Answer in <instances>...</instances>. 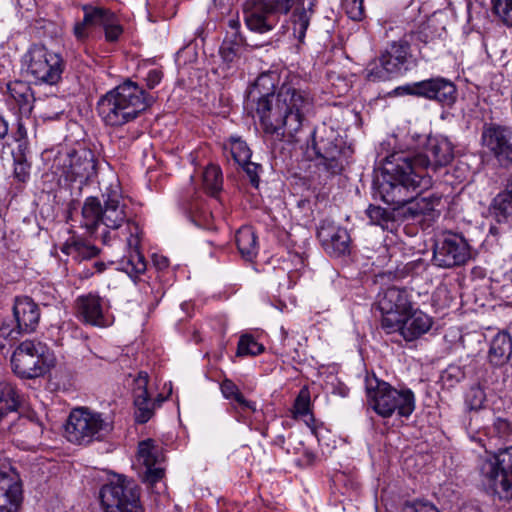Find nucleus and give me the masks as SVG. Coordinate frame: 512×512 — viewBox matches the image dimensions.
<instances>
[{
	"label": "nucleus",
	"mask_w": 512,
	"mask_h": 512,
	"mask_svg": "<svg viewBox=\"0 0 512 512\" xmlns=\"http://www.w3.org/2000/svg\"><path fill=\"white\" fill-rule=\"evenodd\" d=\"M420 89L418 93L421 94V97L438 101L443 105L451 106L456 101V87L448 79L437 77L423 80Z\"/></svg>",
	"instance_id": "obj_22"
},
{
	"label": "nucleus",
	"mask_w": 512,
	"mask_h": 512,
	"mask_svg": "<svg viewBox=\"0 0 512 512\" xmlns=\"http://www.w3.org/2000/svg\"><path fill=\"white\" fill-rule=\"evenodd\" d=\"M343 8L352 20L360 21L364 17L363 0H344Z\"/></svg>",
	"instance_id": "obj_47"
},
{
	"label": "nucleus",
	"mask_w": 512,
	"mask_h": 512,
	"mask_svg": "<svg viewBox=\"0 0 512 512\" xmlns=\"http://www.w3.org/2000/svg\"><path fill=\"white\" fill-rule=\"evenodd\" d=\"M139 497L135 481L124 475H114L99 491L105 512H144Z\"/></svg>",
	"instance_id": "obj_11"
},
{
	"label": "nucleus",
	"mask_w": 512,
	"mask_h": 512,
	"mask_svg": "<svg viewBox=\"0 0 512 512\" xmlns=\"http://www.w3.org/2000/svg\"><path fill=\"white\" fill-rule=\"evenodd\" d=\"M380 62L381 65L384 66V70H386L389 73L390 77L400 74L402 66L404 65L401 62H398L397 60L390 57V55L387 52H384L380 56Z\"/></svg>",
	"instance_id": "obj_49"
},
{
	"label": "nucleus",
	"mask_w": 512,
	"mask_h": 512,
	"mask_svg": "<svg viewBox=\"0 0 512 512\" xmlns=\"http://www.w3.org/2000/svg\"><path fill=\"white\" fill-rule=\"evenodd\" d=\"M29 174V165L26 162H18L15 164L14 175L19 181L25 182Z\"/></svg>",
	"instance_id": "obj_54"
},
{
	"label": "nucleus",
	"mask_w": 512,
	"mask_h": 512,
	"mask_svg": "<svg viewBox=\"0 0 512 512\" xmlns=\"http://www.w3.org/2000/svg\"><path fill=\"white\" fill-rule=\"evenodd\" d=\"M236 244L243 258L252 260L258 251L257 236L249 226L241 227L236 233Z\"/></svg>",
	"instance_id": "obj_31"
},
{
	"label": "nucleus",
	"mask_w": 512,
	"mask_h": 512,
	"mask_svg": "<svg viewBox=\"0 0 512 512\" xmlns=\"http://www.w3.org/2000/svg\"><path fill=\"white\" fill-rule=\"evenodd\" d=\"M152 102V98L136 82L126 80L103 95L97 104L99 116L112 127L135 120Z\"/></svg>",
	"instance_id": "obj_5"
},
{
	"label": "nucleus",
	"mask_w": 512,
	"mask_h": 512,
	"mask_svg": "<svg viewBox=\"0 0 512 512\" xmlns=\"http://www.w3.org/2000/svg\"><path fill=\"white\" fill-rule=\"evenodd\" d=\"M471 258V248L466 239L458 234H447L434 249L433 261L441 268L465 264Z\"/></svg>",
	"instance_id": "obj_15"
},
{
	"label": "nucleus",
	"mask_w": 512,
	"mask_h": 512,
	"mask_svg": "<svg viewBox=\"0 0 512 512\" xmlns=\"http://www.w3.org/2000/svg\"><path fill=\"white\" fill-rule=\"evenodd\" d=\"M492 213L498 222L506 220L512 214V195L503 191L493 200Z\"/></svg>",
	"instance_id": "obj_35"
},
{
	"label": "nucleus",
	"mask_w": 512,
	"mask_h": 512,
	"mask_svg": "<svg viewBox=\"0 0 512 512\" xmlns=\"http://www.w3.org/2000/svg\"><path fill=\"white\" fill-rule=\"evenodd\" d=\"M134 389L135 420L137 423L144 424L151 419L156 408V403L152 401L147 391L148 375L140 372L135 380Z\"/></svg>",
	"instance_id": "obj_25"
},
{
	"label": "nucleus",
	"mask_w": 512,
	"mask_h": 512,
	"mask_svg": "<svg viewBox=\"0 0 512 512\" xmlns=\"http://www.w3.org/2000/svg\"><path fill=\"white\" fill-rule=\"evenodd\" d=\"M10 97L15 101L22 115H29L33 109L34 96L27 83L15 81L7 86Z\"/></svg>",
	"instance_id": "obj_29"
},
{
	"label": "nucleus",
	"mask_w": 512,
	"mask_h": 512,
	"mask_svg": "<svg viewBox=\"0 0 512 512\" xmlns=\"http://www.w3.org/2000/svg\"><path fill=\"white\" fill-rule=\"evenodd\" d=\"M493 428L499 437H505L511 433V423L502 417H497L493 423Z\"/></svg>",
	"instance_id": "obj_51"
},
{
	"label": "nucleus",
	"mask_w": 512,
	"mask_h": 512,
	"mask_svg": "<svg viewBox=\"0 0 512 512\" xmlns=\"http://www.w3.org/2000/svg\"><path fill=\"white\" fill-rule=\"evenodd\" d=\"M63 175L70 182L87 183L96 174V161L90 149L81 148L63 159Z\"/></svg>",
	"instance_id": "obj_17"
},
{
	"label": "nucleus",
	"mask_w": 512,
	"mask_h": 512,
	"mask_svg": "<svg viewBox=\"0 0 512 512\" xmlns=\"http://www.w3.org/2000/svg\"><path fill=\"white\" fill-rule=\"evenodd\" d=\"M335 131L322 127L313 132V149L322 165L330 174L336 175L342 172L347 163V151L341 146Z\"/></svg>",
	"instance_id": "obj_14"
},
{
	"label": "nucleus",
	"mask_w": 512,
	"mask_h": 512,
	"mask_svg": "<svg viewBox=\"0 0 512 512\" xmlns=\"http://www.w3.org/2000/svg\"><path fill=\"white\" fill-rule=\"evenodd\" d=\"M156 403V407L160 406L162 402L165 401V398L161 396L160 394L157 396L156 400H153Z\"/></svg>",
	"instance_id": "obj_59"
},
{
	"label": "nucleus",
	"mask_w": 512,
	"mask_h": 512,
	"mask_svg": "<svg viewBox=\"0 0 512 512\" xmlns=\"http://www.w3.org/2000/svg\"><path fill=\"white\" fill-rule=\"evenodd\" d=\"M7 430L13 436V441L23 445L24 448L34 447L43 432L42 425L38 421L26 416H19L16 421L7 426Z\"/></svg>",
	"instance_id": "obj_24"
},
{
	"label": "nucleus",
	"mask_w": 512,
	"mask_h": 512,
	"mask_svg": "<svg viewBox=\"0 0 512 512\" xmlns=\"http://www.w3.org/2000/svg\"><path fill=\"white\" fill-rule=\"evenodd\" d=\"M113 428L114 422L109 415L79 407L70 412L65 433L69 442L87 446L95 441L105 440Z\"/></svg>",
	"instance_id": "obj_7"
},
{
	"label": "nucleus",
	"mask_w": 512,
	"mask_h": 512,
	"mask_svg": "<svg viewBox=\"0 0 512 512\" xmlns=\"http://www.w3.org/2000/svg\"><path fill=\"white\" fill-rule=\"evenodd\" d=\"M366 78L370 81H385L390 79L389 73L381 65L380 58L371 62L366 69Z\"/></svg>",
	"instance_id": "obj_46"
},
{
	"label": "nucleus",
	"mask_w": 512,
	"mask_h": 512,
	"mask_svg": "<svg viewBox=\"0 0 512 512\" xmlns=\"http://www.w3.org/2000/svg\"><path fill=\"white\" fill-rule=\"evenodd\" d=\"M250 103L265 133L288 142H298V134L313 106V98L307 90L292 83H283L277 94H267Z\"/></svg>",
	"instance_id": "obj_2"
},
{
	"label": "nucleus",
	"mask_w": 512,
	"mask_h": 512,
	"mask_svg": "<svg viewBox=\"0 0 512 512\" xmlns=\"http://www.w3.org/2000/svg\"><path fill=\"white\" fill-rule=\"evenodd\" d=\"M484 488L500 499H512V445L489 456L480 464Z\"/></svg>",
	"instance_id": "obj_9"
},
{
	"label": "nucleus",
	"mask_w": 512,
	"mask_h": 512,
	"mask_svg": "<svg viewBox=\"0 0 512 512\" xmlns=\"http://www.w3.org/2000/svg\"><path fill=\"white\" fill-rule=\"evenodd\" d=\"M512 354V340L508 333L499 332L497 333L490 345L488 358L490 363L495 366H501L505 364L511 357Z\"/></svg>",
	"instance_id": "obj_28"
},
{
	"label": "nucleus",
	"mask_w": 512,
	"mask_h": 512,
	"mask_svg": "<svg viewBox=\"0 0 512 512\" xmlns=\"http://www.w3.org/2000/svg\"><path fill=\"white\" fill-rule=\"evenodd\" d=\"M381 311H396L398 313H407L412 309L408 292L398 287L387 288L378 301Z\"/></svg>",
	"instance_id": "obj_27"
},
{
	"label": "nucleus",
	"mask_w": 512,
	"mask_h": 512,
	"mask_svg": "<svg viewBox=\"0 0 512 512\" xmlns=\"http://www.w3.org/2000/svg\"><path fill=\"white\" fill-rule=\"evenodd\" d=\"M230 154L234 161L240 165L241 163H246L251 158L252 152L246 142L240 138L231 137Z\"/></svg>",
	"instance_id": "obj_41"
},
{
	"label": "nucleus",
	"mask_w": 512,
	"mask_h": 512,
	"mask_svg": "<svg viewBox=\"0 0 512 512\" xmlns=\"http://www.w3.org/2000/svg\"><path fill=\"white\" fill-rule=\"evenodd\" d=\"M83 19L73 26V35L78 42L100 35L104 31L107 42H116L123 34V27L117 15L109 8L87 4L82 7Z\"/></svg>",
	"instance_id": "obj_8"
},
{
	"label": "nucleus",
	"mask_w": 512,
	"mask_h": 512,
	"mask_svg": "<svg viewBox=\"0 0 512 512\" xmlns=\"http://www.w3.org/2000/svg\"><path fill=\"white\" fill-rule=\"evenodd\" d=\"M102 241H103L104 244L108 243V241H109V233H104L102 235Z\"/></svg>",
	"instance_id": "obj_60"
},
{
	"label": "nucleus",
	"mask_w": 512,
	"mask_h": 512,
	"mask_svg": "<svg viewBox=\"0 0 512 512\" xmlns=\"http://www.w3.org/2000/svg\"><path fill=\"white\" fill-rule=\"evenodd\" d=\"M310 402V393L306 388H303L300 390L293 406L294 418H302L308 426L314 421L310 411Z\"/></svg>",
	"instance_id": "obj_33"
},
{
	"label": "nucleus",
	"mask_w": 512,
	"mask_h": 512,
	"mask_svg": "<svg viewBox=\"0 0 512 512\" xmlns=\"http://www.w3.org/2000/svg\"><path fill=\"white\" fill-rule=\"evenodd\" d=\"M505 192H507V193L512 195V174L510 175V177H509V179L507 181Z\"/></svg>",
	"instance_id": "obj_58"
},
{
	"label": "nucleus",
	"mask_w": 512,
	"mask_h": 512,
	"mask_svg": "<svg viewBox=\"0 0 512 512\" xmlns=\"http://www.w3.org/2000/svg\"><path fill=\"white\" fill-rule=\"evenodd\" d=\"M62 252L72 256L75 260L88 259L98 254V249L81 240L66 242L62 247Z\"/></svg>",
	"instance_id": "obj_32"
},
{
	"label": "nucleus",
	"mask_w": 512,
	"mask_h": 512,
	"mask_svg": "<svg viewBox=\"0 0 512 512\" xmlns=\"http://www.w3.org/2000/svg\"><path fill=\"white\" fill-rule=\"evenodd\" d=\"M163 73L159 69H152L147 73L145 78L146 85L149 89L156 87L162 80Z\"/></svg>",
	"instance_id": "obj_52"
},
{
	"label": "nucleus",
	"mask_w": 512,
	"mask_h": 512,
	"mask_svg": "<svg viewBox=\"0 0 512 512\" xmlns=\"http://www.w3.org/2000/svg\"><path fill=\"white\" fill-rule=\"evenodd\" d=\"M241 50V40L235 35L233 40H224L220 47V55L227 64L234 62Z\"/></svg>",
	"instance_id": "obj_42"
},
{
	"label": "nucleus",
	"mask_w": 512,
	"mask_h": 512,
	"mask_svg": "<svg viewBox=\"0 0 512 512\" xmlns=\"http://www.w3.org/2000/svg\"><path fill=\"white\" fill-rule=\"evenodd\" d=\"M367 215L371 223L379 225L383 229H389L394 222L392 213L379 206L370 205L367 209Z\"/></svg>",
	"instance_id": "obj_38"
},
{
	"label": "nucleus",
	"mask_w": 512,
	"mask_h": 512,
	"mask_svg": "<svg viewBox=\"0 0 512 512\" xmlns=\"http://www.w3.org/2000/svg\"><path fill=\"white\" fill-rule=\"evenodd\" d=\"M11 364L13 371L21 378H36L54 365V356L46 344L25 340L13 352Z\"/></svg>",
	"instance_id": "obj_10"
},
{
	"label": "nucleus",
	"mask_w": 512,
	"mask_h": 512,
	"mask_svg": "<svg viewBox=\"0 0 512 512\" xmlns=\"http://www.w3.org/2000/svg\"><path fill=\"white\" fill-rule=\"evenodd\" d=\"M23 501L22 482L11 470L0 471V512H18Z\"/></svg>",
	"instance_id": "obj_20"
},
{
	"label": "nucleus",
	"mask_w": 512,
	"mask_h": 512,
	"mask_svg": "<svg viewBox=\"0 0 512 512\" xmlns=\"http://www.w3.org/2000/svg\"><path fill=\"white\" fill-rule=\"evenodd\" d=\"M385 52L393 59L405 64L409 55V44L406 41L393 42Z\"/></svg>",
	"instance_id": "obj_45"
},
{
	"label": "nucleus",
	"mask_w": 512,
	"mask_h": 512,
	"mask_svg": "<svg viewBox=\"0 0 512 512\" xmlns=\"http://www.w3.org/2000/svg\"><path fill=\"white\" fill-rule=\"evenodd\" d=\"M368 405L381 417L388 418L395 412L409 417L415 410V395L410 389L397 390L377 377L365 380Z\"/></svg>",
	"instance_id": "obj_6"
},
{
	"label": "nucleus",
	"mask_w": 512,
	"mask_h": 512,
	"mask_svg": "<svg viewBox=\"0 0 512 512\" xmlns=\"http://www.w3.org/2000/svg\"><path fill=\"white\" fill-rule=\"evenodd\" d=\"M9 130L8 122L2 115H0V139H3Z\"/></svg>",
	"instance_id": "obj_57"
},
{
	"label": "nucleus",
	"mask_w": 512,
	"mask_h": 512,
	"mask_svg": "<svg viewBox=\"0 0 512 512\" xmlns=\"http://www.w3.org/2000/svg\"><path fill=\"white\" fill-rule=\"evenodd\" d=\"M103 206L98 198L88 197L82 207V226L93 234L99 224L117 230L126 224L128 236L126 245L129 255L123 261L125 271L131 277H138L146 271L144 256L140 253L141 228L131 220L118 184H111L102 192Z\"/></svg>",
	"instance_id": "obj_1"
},
{
	"label": "nucleus",
	"mask_w": 512,
	"mask_h": 512,
	"mask_svg": "<svg viewBox=\"0 0 512 512\" xmlns=\"http://www.w3.org/2000/svg\"><path fill=\"white\" fill-rule=\"evenodd\" d=\"M433 325V319L421 310L408 311L402 321L401 336L406 341H413L426 334Z\"/></svg>",
	"instance_id": "obj_26"
},
{
	"label": "nucleus",
	"mask_w": 512,
	"mask_h": 512,
	"mask_svg": "<svg viewBox=\"0 0 512 512\" xmlns=\"http://www.w3.org/2000/svg\"><path fill=\"white\" fill-rule=\"evenodd\" d=\"M136 461L145 468L143 476L145 482L155 484L164 477V468L161 466L162 450L153 439L139 442Z\"/></svg>",
	"instance_id": "obj_19"
},
{
	"label": "nucleus",
	"mask_w": 512,
	"mask_h": 512,
	"mask_svg": "<svg viewBox=\"0 0 512 512\" xmlns=\"http://www.w3.org/2000/svg\"><path fill=\"white\" fill-rule=\"evenodd\" d=\"M420 86H421V81L420 82H416L414 84H408V85H405V86H401V87H398L396 89L397 92H401V94H407V95H414V96H418V97H421V94L418 93L420 89Z\"/></svg>",
	"instance_id": "obj_55"
},
{
	"label": "nucleus",
	"mask_w": 512,
	"mask_h": 512,
	"mask_svg": "<svg viewBox=\"0 0 512 512\" xmlns=\"http://www.w3.org/2000/svg\"><path fill=\"white\" fill-rule=\"evenodd\" d=\"M152 263L158 270H164L169 266L168 258L158 254L152 256Z\"/></svg>",
	"instance_id": "obj_56"
},
{
	"label": "nucleus",
	"mask_w": 512,
	"mask_h": 512,
	"mask_svg": "<svg viewBox=\"0 0 512 512\" xmlns=\"http://www.w3.org/2000/svg\"><path fill=\"white\" fill-rule=\"evenodd\" d=\"M486 393L480 385L471 386L465 394V405L469 411H479L484 408Z\"/></svg>",
	"instance_id": "obj_37"
},
{
	"label": "nucleus",
	"mask_w": 512,
	"mask_h": 512,
	"mask_svg": "<svg viewBox=\"0 0 512 512\" xmlns=\"http://www.w3.org/2000/svg\"><path fill=\"white\" fill-rule=\"evenodd\" d=\"M237 24H238V23H237V22H235V21H230V25H231L232 27H236V26H237Z\"/></svg>",
	"instance_id": "obj_61"
},
{
	"label": "nucleus",
	"mask_w": 512,
	"mask_h": 512,
	"mask_svg": "<svg viewBox=\"0 0 512 512\" xmlns=\"http://www.w3.org/2000/svg\"><path fill=\"white\" fill-rule=\"evenodd\" d=\"M409 158L411 169L410 174H426L429 170L436 171L438 168L447 166L454 158L453 144L445 137L429 138L422 151L411 154L407 152H395Z\"/></svg>",
	"instance_id": "obj_13"
},
{
	"label": "nucleus",
	"mask_w": 512,
	"mask_h": 512,
	"mask_svg": "<svg viewBox=\"0 0 512 512\" xmlns=\"http://www.w3.org/2000/svg\"><path fill=\"white\" fill-rule=\"evenodd\" d=\"M22 130V125L19 123V131Z\"/></svg>",
	"instance_id": "obj_62"
},
{
	"label": "nucleus",
	"mask_w": 512,
	"mask_h": 512,
	"mask_svg": "<svg viewBox=\"0 0 512 512\" xmlns=\"http://www.w3.org/2000/svg\"><path fill=\"white\" fill-rule=\"evenodd\" d=\"M264 351L262 344L258 343L253 336L244 334L240 337L237 347L238 356H256Z\"/></svg>",
	"instance_id": "obj_40"
},
{
	"label": "nucleus",
	"mask_w": 512,
	"mask_h": 512,
	"mask_svg": "<svg viewBox=\"0 0 512 512\" xmlns=\"http://www.w3.org/2000/svg\"><path fill=\"white\" fill-rule=\"evenodd\" d=\"M223 184L221 169L216 165H209L203 172V186L207 193L215 196Z\"/></svg>",
	"instance_id": "obj_34"
},
{
	"label": "nucleus",
	"mask_w": 512,
	"mask_h": 512,
	"mask_svg": "<svg viewBox=\"0 0 512 512\" xmlns=\"http://www.w3.org/2000/svg\"><path fill=\"white\" fill-rule=\"evenodd\" d=\"M22 334H25L24 331L20 330L16 323L12 326L11 323L4 321L0 325V348L12 346Z\"/></svg>",
	"instance_id": "obj_39"
},
{
	"label": "nucleus",
	"mask_w": 512,
	"mask_h": 512,
	"mask_svg": "<svg viewBox=\"0 0 512 512\" xmlns=\"http://www.w3.org/2000/svg\"><path fill=\"white\" fill-rule=\"evenodd\" d=\"M27 73L36 83L56 85L62 79L65 61L60 53L44 45H32L24 56Z\"/></svg>",
	"instance_id": "obj_12"
},
{
	"label": "nucleus",
	"mask_w": 512,
	"mask_h": 512,
	"mask_svg": "<svg viewBox=\"0 0 512 512\" xmlns=\"http://www.w3.org/2000/svg\"><path fill=\"white\" fill-rule=\"evenodd\" d=\"M317 237L323 250L331 257L338 258L350 253L351 237L348 230L332 221L321 222Z\"/></svg>",
	"instance_id": "obj_18"
},
{
	"label": "nucleus",
	"mask_w": 512,
	"mask_h": 512,
	"mask_svg": "<svg viewBox=\"0 0 512 512\" xmlns=\"http://www.w3.org/2000/svg\"><path fill=\"white\" fill-rule=\"evenodd\" d=\"M316 2L317 0H252L251 6L244 12L245 23L249 30L265 34L276 27L280 15L287 14L294 6L290 16L293 35L303 43Z\"/></svg>",
	"instance_id": "obj_4"
},
{
	"label": "nucleus",
	"mask_w": 512,
	"mask_h": 512,
	"mask_svg": "<svg viewBox=\"0 0 512 512\" xmlns=\"http://www.w3.org/2000/svg\"><path fill=\"white\" fill-rule=\"evenodd\" d=\"M240 166L243 167L244 171L246 172L247 176L249 177L250 183L254 187L257 188L259 185V180H260L259 172L262 169L261 165L255 163V162H252L249 159V160H247L246 163H241Z\"/></svg>",
	"instance_id": "obj_50"
},
{
	"label": "nucleus",
	"mask_w": 512,
	"mask_h": 512,
	"mask_svg": "<svg viewBox=\"0 0 512 512\" xmlns=\"http://www.w3.org/2000/svg\"><path fill=\"white\" fill-rule=\"evenodd\" d=\"M481 144L501 165L512 164V128L499 124H485Z\"/></svg>",
	"instance_id": "obj_16"
},
{
	"label": "nucleus",
	"mask_w": 512,
	"mask_h": 512,
	"mask_svg": "<svg viewBox=\"0 0 512 512\" xmlns=\"http://www.w3.org/2000/svg\"><path fill=\"white\" fill-rule=\"evenodd\" d=\"M293 338H290L288 332L282 327L281 328V344L285 353L294 351L299 354L298 348L293 344Z\"/></svg>",
	"instance_id": "obj_53"
},
{
	"label": "nucleus",
	"mask_w": 512,
	"mask_h": 512,
	"mask_svg": "<svg viewBox=\"0 0 512 512\" xmlns=\"http://www.w3.org/2000/svg\"><path fill=\"white\" fill-rule=\"evenodd\" d=\"M77 316L85 323L93 326H105V304L103 299L95 293H87L79 296L75 301Z\"/></svg>",
	"instance_id": "obj_21"
},
{
	"label": "nucleus",
	"mask_w": 512,
	"mask_h": 512,
	"mask_svg": "<svg viewBox=\"0 0 512 512\" xmlns=\"http://www.w3.org/2000/svg\"><path fill=\"white\" fill-rule=\"evenodd\" d=\"M220 389L226 399L234 400L244 409L255 410L254 404L244 398L242 393L239 391V388L233 381L229 379L223 380L220 385Z\"/></svg>",
	"instance_id": "obj_36"
},
{
	"label": "nucleus",
	"mask_w": 512,
	"mask_h": 512,
	"mask_svg": "<svg viewBox=\"0 0 512 512\" xmlns=\"http://www.w3.org/2000/svg\"><path fill=\"white\" fill-rule=\"evenodd\" d=\"M409 158L391 154L384 164V181L379 186L382 200L394 209H402L407 218H415L434 210L437 198L420 197L422 191L432 186V177L426 174H410Z\"/></svg>",
	"instance_id": "obj_3"
},
{
	"label": "nucleus",
	"mask_w": 512,
	"mask_h": 512,
	"mask_svg": "<svg viewBox=\"0 0 512 512\" xmlns=\"http://www.w3.org/2000/svg\"><path fill=\"white\" fill-rule=\"evenodd\" d=\"M13 317L20 330L32 333L39 324L40 308L30 297H17L13 305Z\"/></svg>",
	"instance_id": "obj_23"
},
{
	"label": "nucleus",
	"mask_w": 512,
	"mask_h": 512,
	"mask_svg": "<svg viewBox=\"0 0 512 512\" xmlns=\"http://www.w3.org/2000/svg\"><path fill=\"white\" fill-rule=\"evenodd\" d=\"M382 312V328L386 330L387 333H392L395 331H399L402 333V321L404 315L406 313H398L396 311H381Z\"/></svg>",
	"instance_id": "obj_43"
},
{
	"label": "nucleus",
	"mask_w": 512,
	"mask_h": 512,
	"mask_svg": "<svg viewBox=\"0 0 512 512\" xmlns=\"http://www.w3.org/2000/svg\"><path fill=\"white\" fill-rule=\"evenodd\" d=\"M494 13L507 26H512V0H492Z\"/></svg>",
	"instance_id": "obj_44"
},
{
	"label": "nucleus",
	"mask_w": 512,
	"mask_h": 512,
	"mask_svg": "<svg viewBox=\"0 0 512 512\" xmlns=\"http://www.w3.org/2000/svg\"><path fill=\"white\" fill-rule=\"evenodd\" d=\"M404 512H440L438 508L428 502L423 500H415V501H408L404 504L403 507Z\"/></svg>",
	"instance_id": "obj_48"
},
{
	"label": "nucleus",
	"mask_w": 512,
	"mask_h": 512,
	"mask_svg": "<svg viewBox=\"0 0 512 512\" xmlns=\"http://www.w3.org/2000/svg\"><path fill=\"white\" fill-rule=\"evenodd\" d=\"M20 402L16 387L10 382H0V423L9 413L16 412Z\"/></svg>",
	"instance_id": "obj_30"
}]
</instances>
